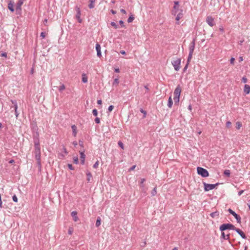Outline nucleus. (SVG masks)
<instances>
[{"instance_id":"nucleus-1","label":"nucleus","mask_w":250,"mask_h":250,"mask_svg":"<svg viewBox=\"0 0 250 250\" xmlns=\"http://www.w3.org/2000/svg\"><path fill=\"white\" fill-rule=\"evenodd\" d=\"M171 13L173 15L176 16L175 20L177 21H178L183 17V10L180 7L178 1L174 2Z\"/></svg>"},{"instance_id":"nucleus-2","label":"nucleus","mask_w":250,"mask_h":250,"mask_svg":"<svg viewBox=\"0 0 250 250\" xmlns=\"http://www.w3.org/2000/svg\"><path fill=\"white\" fill-rule=\"evenodd\" d=\"M181 92V88L179 85L177 86L174 92L173 100L175 104H177L179 102L180 96Z\"/></svg>"},{"instance_id":"nucleus-3","label":"nucleus","mask_w":250,"mask_h":250,"mask_svg":"<svg viewBox=\"0 0 250 250\" xmlns=\"http://www.w3.org/2000/svg\"><path fill=\"white\" fill-rule=\"evenodd\" d=\"M235 227L231 224H224L220 226V229L221 231H223L227 229L235 230Z\"/></svg>"},{"instance_id":"nucleus-4","label":"nucleus","mask_w":250,"mask_h":250,"mask_svg":"<svg viewBox=\"0 0 250 250\" xmlns=\"http://www.w3.org/2000/svg\"><path fill=\"white\" fill-rule=\"evenodd\" d=\"M197 170L198 174L201 175L203 177H207L209 175L208 171L204 168L198 167Z\"/></svg>"},{"instance_id":"nucleus-5","label":"nucleus","mask_w":250,"mask_h":250,"mask_svg":"<svg viewBox=\"0 0 250 250\" xmlns=\"http://www.w3.org/2000/svg\"><path fill=\"white\" fill-rule=\"evenodd\" d=\"M181 59L177 58L172 61L171 63L176 71H178L180 68Z\"/></svg>"},{"instance_id":"nucleus-6","label":"nucleus","mask_w":250,"mask_h":250,"mask_svg":"<svg viewBox=\"0 0 250 250\" xmlns=\"http://www.w3.org/2000/svg\"><path fill=\"white\" fill-rule=\"evenodd\" d=\"M35 158L36 160L38 161V162L39 164H40V160H41V151H40V146L38 145H36V149H35Z\"/></svg>"},{"instance_id":"nucleus-7","label":"nucleus","mask_w":250,"mask_h":250,"mask_svg":"<svg viewBox=\"0 0 250 250\" xmlns=\"http://www.w3.org/2000/svg\"><path fill=\"white\" fill-rule=\"evenodd\" d=\"M217 185H218V184H207L206 183H204V189L206 191H208L209 190L214 189Z\"/></svg>"},{"instance_id":"nucleus-8","label":"nucleus","mask_w":250,"mask_h":250,"mask_svg":"<svg viewBox=\"0 0 250 250\" xmlns=\"http://www.w3.org/2000/svg\"><path fill=\"white\" fill-rule=\"evenodd\" d=\"M24 0H19L16 4V9L17 13L20 14L21 11V6L23 3Z\"/></svg>"},{"instance_id":"nucleus-9","label":"nucleus","mask_w":250,"mask_h":250,"mask_svg":"<svg viewBox=\"0 0 250 250\" xmlns=\"http://www.w3.org/2000/svg\"><path fill=\"white\" fill-rule=\"evenodd\" d=\"M228 211L235 217V218L237 220V223H241V218L240 217V216L239 215H238L237 214H236L234 211H233L230 208H229L228 209Z\"/></svg>"},{"instance_id":"nucleus-10","label":"nucleus","mask_w":250,"mask_h":250,"mask_svg":"<svg viewBox=\"0 0 250 250\" xmlns=\"http://www.w3.org/2000/svg\"><path fill=\"white\" fill-rule=\"evenodd\" d=\"M206 22L211 27L215 25L214 21V18L211 16H208L206 18Z\"/></svg>"},{"instance_id":"nucleus-11","label":"nucleus","mask_w":250,"mask_h":250,"mask_svg":"<svg viewBox=\"0 0 250 250\" xmlns=\"http://www.w3.org/2000/svg\"><path fill=\"white\" fill-rule=\"evenodd\" d=\"M195 41H193L189 44V51L190 53H193L194 50L195 49Z\"/></svg>"},{"instance_id":"nucleus-12","label":"nucleus","mask_w":250,"mask_h":250,"mask_svg":"<svg viewBox=\"0 0 250 250\" xmlns=\"http://www.w3.org/2000/svg\"><path fill=\"white\" fill-rule=\"evenodd\" d=\"M76 17L79 22H82V20L81 18V11L79 8H77V15Z\"/></svg>"},{"instance_id":"nucleus-13","label":"nucleus","mask_w":250,"mask_h":250,"mask_svg":"<svg viewBox=\"0 0 250 250\" xmlns=\"http://www.w3.org/2000/svg\"><path fill=\"white\" fill-rule=\"evenodd\" d=\"M96 50L97 51V55L98 57H100L102 56L101 52V46L99 44H96Z\"/></svg>"},{"instance_id":"nucleus-14","label":"nucleus","mask_w":250,"mask_h":250,"mask_svg":"<svg viewBox=\"0 0 250 250\" xmlns=\"http://www.w3.org/2000/svg\"><path fill=\"white\" fill-rule=\"evenodd\" d=\"M235 230L243 239H246V236L244 233L240 229L235 228Z\"/></svg>"},{"instance_id":"nucleus-15","label":"nucleus","mask_w":250,"mask_h":250,"mask_svg":"<svg viewBox=\"0 0 250 250\" xmlns=\"http://www.w3.org/2000/svg\"><path fill=\"white\" fill-rule=\"evenodd\" d=\"M12 104H14V109H15V115H16V118H18V116H19V113H18L17 112V109H18V105H17V104L16 103V101H11Z\"/></svg>"},{"instance_id":"nucleus-16","label":"nucleus","mask_w":250,"mask_h":250,"mask_svg":"<svg viewBox=\"0 0 250 250\" xmlns=\"http://www.w3.org/2000/svg\"><path fill=\"white\" fill-rule=\"evenodd\" d=\"M8 9L11 11L14 12V3L13 2L10 1L8 4Z\"/></svg>"},{"instance_id":"nucleus-17","label":"nucleus","mask_w":250,"mask_h":250,"mask_svg":"<svg viewBox=\"0 0 250 250\" xmlns=\"http://www.w3.org/2000/svg\"><path fill=\"white\" fill-rule=\"evenodd\" d=\"M77 212L75 211H73L71 212V216L73 218V220L75 222H77L78 220V217H77Z\"/></svg>"},{"instance_id":"nucleus-18","label":"nucleus","mask_w":250,"mask_h":250,"mask_svg":"<svg viewBox=\"0 0 250 250\" xmlns=\"http://www.w3.org/2000/svg\"><path fill=\"white\" fill-rule=\"evenodd\" d=\"M71 128L73 131V134L75 137L77 133V126L75 125H72Z\"/></svg>"},{"instance_id":"nucleus-19","label":"nucleus","mask_w":250,"mask_h":250,"mask_svg":"<svg viewBox=\"0 0 250 250\" xmlns=\"http://www.w3.org/2000/svg\"><path fill=\"white\" fill-rule=\"evenodd\" d=\"M86 177H87V182H90L91 179L92 178V174L89 171H86Z\"/></svg>"},{"instance_id":"nucleus-20","label":"nucleus","mask_w":250,"mask_h":250,"mask_svg":"<svg viewBox=\"0 0 250 250\" xmlns=\"http://www.w3.org/2000/svg\"><path fill=\"white\" fill-rule=\"evenodd\" d=\"M229 234H226L225 232H222L221 233V238L224 239L228 240L229 239Z\"/></svg>"},{"instance_id":"nucleus-21","label":"nucleus","mask_w":250,"mask_h":250,"mask_svg":"<svg viewBox=\"0 0 250 250\" xmlns=\"http://www.w3.org/2000/svg\"><path fill=\"white\" fill-rule=\"evenodd\" d=\"M250 86L248 84H246L244 87V92L246 93V94H248L250 93Z\"/></svg>"},{"instance_id":"nucleus-22","label":"nucleus","mask_w":250,"mask_h":250,"mask_svg":"<svg viewBox=\"0 0 250 250\" xmlns=\"http://www.w3.org/2000/svg\"><path fill=\"white\" fill-rule=\"evenodd\" d=\"M88 81L87 77L85 74H83L82 75V82L83 83H86Z\"/></svg>"},{"instance_id":"nucleus-23","label":"nucleus","mask_w":250,"mask_h":250,"mask_svg":"<svg viewBox=\"0 0 250 250\" xmlns=\"http://www.w3.org/2000/svg\"><path fill=\"white\" fill-rule=\"evenodd\" d=\"M95 0H89L90 3L88 5V7L89 8L92 9L94 7V2Z\"/></svg>"},{"instance_id":"nucleus-24","label":"nucleus","mask_w":250,"mask_h":250,"mask_svg":"<svg viewBox=\"0 0 250 250\" xmlns=\"http://www.w3.org/2000/svg\"><path fill=\"white\" fill-rule=\"evenodd\" d=\"M172 104H173V102H172V98L171 96H170L168 98L167 106H168V107L171 108L172 107Z\"/></svg>"},{"instance_id":"nucleus-25","label":"nucleus","mask_w":250,"mask_h":250,"mask_svg":"<svg viewBox=\"0 0 250 250\" xmlns=\"http://www.w3.org/2000/svg\"><path fill=\"white\" fill-rule=\"evenodd\" d=\"M80 155H81V159L82 163L83 164L84 163V160H85V155L83 152H81L80 153Z\"/></svg>"},{"instance_id":"nucleus-26","label":"nucleus","mask_w":250,"mask_h":250,"mask_svg":"<svg viewBox=\"0 0 250 250\" xmlns=\"http://www.w3.org/2000/svg\"><path fill=\"white\" fill-rule=\"evenodd\" d=\"M219 215V212L215 211L214 212H212L210 214V216L212 218H215L216 217H218Z\"/></svg>"},{"instance_id":"nucleus-27","label":"nucleus","mask_w":250,"mask_h":250,"mask_svg":"<svg viewBox=\"0 0 250 250\" xmlns=\"http://www.w3.org/2000/svg\"><path fill=\"white\" fill-rule=\"evenodd\" d=\"M192 55H193V53H189L188 57V60H187L188 63H189L190 62V61L192 59Z\"/></svg>"},{"instance_id":"nucleus-28","label":"nucleus","mask_w":250,"mask_h":250,"mask_svg":"<svg viewBox=\"0 0 250 250\" xmlns=\"http://www.w3.org/2000/svg\"><path fill=\"white\" fill-rule=\"evenodd\" d=\"M236 125V127L237 129H239L242 126V124L240 122H237Z\"/></svg>"},{"instance_id":"nucleus-29","label":"nucleus","mask_w":250,"mask_h":250,"mask_svg":"<svg viewBox=\"0 0 250 250\" xmlns=\"http://www.w3.org/2000/svg\"><path fill=\"white\" fill-rule=\"evenodd\" d=\"M224 174L227 176L229 177L230 174L229 170H225L224 172Z\"/></svg>"},{"instance_id":"nucleus-30","label":"nucleus","mask_w":250,"mask_h":250,"mask_svg":"<svg viewBox=\"0 0 250 250\" xmlns=\"http://www.w3.org/2000/svg\"><path fill=\"white\" fill-rule=\"evenodd\" d=\"M119 79H118V78H116L114 80V82H113V85L116 84V85H117L119 84Z\"/></svg>"},{"instance_id":"nucleus-31","label":"nucleus","mask_w":250,"mask_h":250,"mask_svg":"<svg viewBox=\"0 0 250 250\" xmlns=\"http://www.w3.org/2000/svg\"><path fill=\"white\" fill-rule=\"evenodd\" d=\"M134 19V18L133 17L132 15H131L128 19L127 21L129 23L131 22Z\"/></svg>"},{"instance_id":"nucleus-32","label":"nucleus","mask_w":250,"mask_h":250,"mask_svg":"<svg viewBox=\"0 0 250 250\" xmlns=\"http://www.w3.org/2000/svg\"><path fill=\"white\" fill-rule=\"evenodd\" d=\"M101 225V220L99 218L97 219L96 222V226L99 227Z\"/></svg>"},{"instance_id":"nucleus-33","label":"nucleus","mask_w":250,"mask_h":250,"mask_svg":"<svg viewBox=\"0 0 250 250\" xmlns=\"http://www.w3.org/2000/svg\"><path fill=\"white\" fill-rule=\"evenodd\" d=\"M111 25L112 26H113L115 29H117L118 27V25L115 22H113V21L111 22Z\"/></svg>"},{"instance_id":"nucleus-34","label":"nucleus","mask_w":250,"mask_h":250,"mask_svg":"<svg viewBox=\"0 0 250 250\" xmlns=\"http://www.w3.org/2000/svg\"><path fill=\"white\" fill-rule=\"evenodd\" d=\"M99 167V161H97L93 166L94 168H97Z\"/></svg>"},{"instance_id":"nucleus-35","label":"nucleus","mask_w":250,"mask_h":250,"mask_svg":"<svg viewBox=\"0 0 250 250\" xmlns=\"http://www.w3.org/2000/svg\"><path fill=\"white\" fill-rule=\"evenodd\" d=\"M65 88V86L64 84H62L60 87H59V90L60 91H62V90H64Z\"/></svg>"},{"instance_id":"nucleus-36","label":"nucleus","mask_w":250,"mask_h":250,"mask_svg":"<svg viewBox=\"0 0 250 250\" xmlns=\"http://www.w3.org/2000/svg\"><path fill=\"white\" fill-rule=\"evenodd\" d=\"M156 193H157L156 188H155L153 189V190L152 191V192H151V194H152V196H155V195H156Z\"/></svg>"},{"instance_id":"nucleus-37","label":"nucleus","mask_w":250,"mask_h":250,"mask_svg":"<svg viewBox=\"0 0 250 250\" xmlns=\"http://www.w3.org/2000/svg\"><path fill=\"white\" fill-rule=\"evenodd\" d=\"M92 113L93 114L94 116H97V114H98V112H97V109H94L93 110H92Z\"/></svg>"},{"instance_id":"nucleus-38","label":"nucleus","mask_w":250,"mask_h":250,"mask_svg":"<svg viewBox=\"0 0 250 250\" xmlns=\"http://www.w3.org/2000/svg\"><path fill=\"white\" fill-rule=\"evenodd\" d=\"M73 160H74V162L75 164H77L78 163L79 159H78V157H74Z\"/></svg>"},{"instance_id":"nucleus-39","label":"nucleus","mask_w":250,"mask_h":250,"mask_svg":"<svg viewBox=\"0 0 250 250\" xmlns=\"http://www.w3.org/2000/svg\"><path fill=\"white\" fill-rule=\"evenodd\" d=\"M73 232V229L72 228H69L68 229V233L71 235Z\"/></svg>"},{"instance_id":"nucleus-40","label":"nucleus","mask_w":250,"mask_h":250,"mask_svg":"<svg viewBox=\"0 0 250 250\" xmlns=\"http://www.w3.org/2000/svg\"><path fill=\"white\" fill-rule=\"evenodd\" d=\"M118 145L123 149H124V144L121 141L118 142Z\"/></svg>"},{"instance_id":"nucleus-41","label":"nucleus","mask_w":250,"mask_h":250,"mask_svg":"<svg viewBox=\"0 0 250 250\" xmlns=\"http://www.w3.org/2000/svg\"><path fill=\"white\" fill-rule=\"evenodd\" d=\"M12 199H13V200L14 202H18V198L17 197V196L15 195H14L13 196Z\"/></svg>"},{"instance_id":"nucleus-42","label":"nucleus","mask_w":250,"mask_h":250,"mask_svg":"<svg viewBox=\"0 0 250 250\" xmlns=\"http://www.w3.org/2000/svg\"><path fill=\"white\" fill-rule=\"evenodd\" d=\"M219 30L222 33H223L224 31V27L222 25L219 26Z\"/></svg>"},{"instance_id":"nucleus-43","label":"nucleus","mask_w":250,"mask_h":250,"mask_svg":"<svg viewBox=\"0 0 250 250\" xmlns=\"http://www.w3.org/2000/svg\"><path fill=\"white\" fill-rule=\"evenodd\" d=\"M114 108V106L113 105H110L108 108V110L109 111V112H111L112 111L113 109Z\"/></svg>"},{"instance_id":"nucleus-44","label":"nucleus","mask_w":250,"mask_h":250,"mask_svg":"<svg viewBox=\"0 0 250 250\" xmlns=\"http://www.w3.org/2000/svg\"><path fill=\"white\" fill-rule=\"evenodd\" d=\"M235 59L233 57H232L230 60V62L231 64H233L234 63Z\"/></svg>"},{"instance_id":"nucleus-45","label":"nucleus","mask_w":250,"mask_h":250,"mask_svg":"<svg viewBox=\"0 0 250 250\" xmlns=\"http://www.w3.org/2000/svg\"><path fill=\"white\" fill-rule=\"evenodd\" d=\"M231 122H229V121H228L227 123H226V126L228 127H229L231 125Z\"/></svg>"},{"instance_id":"nucleus-46","label":"nucleus","mask_w":250,"mask_h":250,"mask_svg":"<svg viewBox=\"0 0 250 250\" xmlns=\"http://www.w3.org/2000/svg\"><path fill=\"white\" fill-rule=\"evenodd\" d=\"M95 122L97 123V124H99L100 122V119L98 117L96 118L95 119Z\"/></svg>"},{"instance_id":"nucleus-47","label":"nucleus","mask_w":250,"mask_h":250,"mask_svg":"<svg viewBox=\"0 0 250 250\" xmlns=\"http://www.w3.org/2000/svg\"><path fill=\"white\" fill-rule=\"evenodd\" d=\"M145 181H146L145 179H144V178L141 179V185H142L141 186V187H143V186H143V184L144 183V182Z\"/></svg>"},{"instance_id":"nucleus-48","label":"nucleus","mask_w":250,"mask_h":250,"mask_svg":"<svg viewBox=\"0 0 250 250\" xmlns=\"http://www.w3.org/2000/svg\"><path fill=\"white\" fill-rule=\"evenodd\" d=\"M119 23L121 24L122 27H125L124 22L123 21H120Z\"/></svg>"},{"instance_id":"nucleus-49","label":"nucleus","mask_w":250,"mask_h":250,"mask_svg":"<svg viewBox=\"0 0 250 250\" xmlns=\"http://www.w3.org/2000/svg\"><path fill=\"white\" fill-rule=\"evenodd\" d=\"M68 167L71 170H73L74 169V168H73V166H72V165L71 164H68Z\"/></svg>"},{"instance_id":"nucleus-50","label":"nucleus","mask_w":250,"mask_h":250,"mask_svg":"<svg viewBox=\"0 0 250 250\" xmlns=\"http://www.w3.org/2000/svg\"><path fill=\"white\" fill-rule=\"evenodd\" d=\"M135 167H136V166L135 165L133 166L132 167H131L130 168L129 171L133 170L135 169Z\"/></svg>"},{"instance_id":"nucleus-51","label":"nucleus","mask_w":250,"mask_h":250,"mask_svg":"<svg viewBox=\"0 0 250 250\" xmlns=\"http://www.w3.org/2000/svg\"><path fill=\"white\" fill-rule=\"evenodd\" d=\"M41 36L42 38H44L45 37V34L44 32H42L41 33Z\"/></svg>"},{"instance_id":"nucleus-52","label":"nucleus","mask_w":250,"mask_h":250,"mask_svg":"<svg viewBox=\"0 0 250 250\" xmlns=\"http://www.w3.org/2000/svg\"><path fill=\"white\" fill-rule=\"evenodd\" d=\"M242 81H243V82L244 83H247V79L246 78H245V77H243V78H242Z\"/></svg>"},{"instance_id":"nucleus-53","label":"nucleus","mask_w":250,"mask_h":250,"mask_svg":"<svg viewBox=\"0 0 250 250\" xmlns=\"http://www.w3.org/2000/svg\"><path fill=\"white\" fill-rule=\"evenodd\" d=\"M102 100H98L97 101V104H102Z\"/></svg>"},{"instance_id":"nucleus-54","label":"nucleus","mask_w":250,"mask_h":250,"mask_svg":"<svg viewBox=\"0 0 250 250\" xmlns=\"http://www.w3.org/2000/svg\"><path fill=\"white\" fill-rule=\"evenodd\" d=\"M243 192H244V190H242L238 192V195H239V196H240L241 195H242V194Z\"/></svg>"},{"instance_id":"nucleus-55","label":"nucleus","mask_w":250,"mask_h":250,"mask_svg":"<svg viewBox=\"0 0 250 250\" xmlns=\"http://www.w3.org/2000/svg\"><path fill=\"white\" fill-rule=\"evenodd\" d=\"M115 71L117 73L120 72V69L118 68H116L115 69Z\"/></svg>"},{"instance_id":"nucleus-56","label":"nucleus","mask_w":250,"mask_h":250,"mask_svg":"<svg viewBox=\"0 0 250 250\" xmlns=\"http://www.w3.org/2000/svg\"><path fill=\"white\" fill-rule=\"evenodd\" d=\"M38 145V146H40L39 145V143L38 142H36L35 143V149H36V145Z\"/></svg>"},{"instance_id":"nucleus-57","label":"nucleus","mask_w":250,"mask_h":250,"mask_svg":"<svg viewBox=\"0 0 250 250\" xmlns=\"http://www.w3.org/2000/svg\"><path fill=\"white\" fill-rule=\"evenodd\" d=\"M121 12L125 14L126 13L125 10L123 9L121 10Z\"/></svg>"},{"instance_id":"nucleus-58","label":"nucleus","mask_w":250,"mask_h":250,"mask_svg":"<svg viewBox=\"0 0 250 250\" xmlns=\"http://www.w3.org/2000/svg\"><path fill=\"white\" fill-rule=\"evenodd\" d=\"M47 23V19H45L43 21V24L46 25Z\"/></svg>"},{"instance_id":"nucleus-59","label":"nucleus","mask_w":250,"mask_h":250,"mask_svg":"<svg viewBox=\"0 0 250 250\" xmlns=\"http://www.w3.org/2000/svg\"><path fill=\"white\" fill-rule=\"evenodd\" d=\"M73 145L74 146H76L77 145V142H76V141H74L73 142Z\"/></svg>"},{"instance_id":"nucleus-60","label":"nucleus","mask_w":250,"mask_h":250,"mask_svg":"<svg viewBox=\"0 0 250 250\" xmlns=\"http://www.w3.org/2000/svg\"><path fill=\"white\" fill-rule=\"evenodd\" d=\"M111 12L113 14H115L116 13V12L113 10H111Z\"/></svg>"},{"instance_id":"nucleus-61","label":"nucleus","mask_w":250,"mask_h":250,"mask_svg":"<svg viewBox=\"0 0 250 250\" xmlns=\"http://www.w3.org/2000/svg\"><path fill=\"white\" fill-rule=\"evenodd\" d=\"M9 163L10 164H12V163H14V160H10V161H9Z\"/></svg>"},{"instance_id":"nucleus-62","label":"nucleus","mask_w":250,"mask_h":250,"mask_svg":"<svg viewBox=\"0 0 250 250\" xmlns=\"http://www.w3.org/2000/svg\"><path fill=\"white\" fill-rule=\"evenodd\" d=\"M63 151H64V153H65L66 154H67V150H66V148L64 147V148H63Z\"/></svg>"},{"instance_id":"nucleus-63","label":"nucleus","mask_w":250,"mask_h":250,"mask_svg":"<svg viewBox=\"0 0 250 250\" xmlns=\"http://www.w3.org/2000/svg\"><path fill=\"white\" fill-rule=\"evenodd\" d=\"M188 109L189 110H191L192 109V107H191V105H189L188 107Z\"/></svg>"},{"instance_id":"nucleus-64","label":"nucleus","mask_w":250,"mask_h":250,"mask_svg":"<svg viewBox=\"0 0 250 250\" xmlns=\"http://www.w3.org/2000/svg\"><path fill=\"white\" fill-rule=\"evenodd\" d=\"M120 53L123 55L125 54V51H121Z\"/></svg>"}]
</instances>
